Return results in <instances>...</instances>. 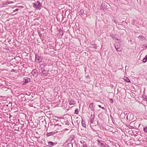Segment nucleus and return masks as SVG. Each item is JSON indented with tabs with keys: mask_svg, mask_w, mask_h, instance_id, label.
I'll return each instance as SVG.
<instances>
[{
	"mask_svg": "<svg viewBox=\"0 0 147 147\" xmlns=\"http://www.w3.org/2000/svg\"><path fill=\"white\" fill-rule=\"evenodd\" d=\"M145 45L146 44L140 46V47H141V48L144 49L145 48V47L146 48V45Z\"/></svg>",
	"mask_w": 147,
	"mask_h": 147,
	"instance_id": "nucleus-24",
	"label": "nucleus"
},
{
	"mask_svg": "<svg viewBox=\"0 0 147 147\" xmlns=\"http://www.w3.org/2000/svg\"><path fill=\"white\" fill-rule=\"evenodd\" d=\"M63 124L65 125L69 126V127H70V125H71V124L69 123V122L67 120L65 121L63 123Z\"/></svg>",
	"mask_w": 147,
	"mask_h": 147,
	"instance_id": "nucleus-10",
	"label": "nucleus"
},
{
	"mask_svg": "<svg viewBox=\"0 0 147 147\" xmlns=\"http://www.w3.org/2000/svg\"><path fill=\"white\" fill-rule=\"evenodd\" d=\"M59 124H57L55 125V126L56 127V126H58Z\"/></svg>",
	"mask_w": 147,
	"mask_h": 147,
	"instance_id": "nucleus-35",
	"label": "nucleus"
},
{
	"mask_svg": "<svg viewBox=\"0 0 147 147\" xmlns=\"http://www.w3.org/2000/svg\"><path fill=\"white\" fill-rule=\"evenodd\" d=\"M83 147H88V146L86 145V144L85 145V144H84L83 145Z\"/></svg>",
	"mask_w": 147,
	"mask_h": 147,
	"instance_id": "nucleus-30",
	"label": "nucleus"
},
{
	"mask_svg": "<svg viewBox=\"0 0 147 147\" xmlns=\"http://www.w3.org/2000/svg\"><path fill=\"white\" fill-rule=\"evenodd\" d=\"M110 100H111V103H113V100L111 98L110 99Z\"/></svg>",
	"mask_w": 147,
	"mask_h": 147,
	"instance_id": "nucleus-27",
	"label": "nucleus"
},
{
	"mask_svg": "<svg viewBox=\"0 0 147 147\" xmlns=\"http://www.w3.org/2000/svg\"><path fill=\"white\" fill-rule=\"evenodd\" d=\"M33 6L36 8V9H40L41 8V4L39 1H37L34 3Z\"/></svg>",
	"mask_w": 147,
	"mask_h": 147,
	"instance_id": "nucleus-3",
	"label": "nucleus"
},
{
	"mask_svg": "<svg viewBox=\"0 0 147 147\" xmlns=\"http://www.w3.org/2000/svg\"><path fill=\"white\" fill-rule=\"evenodd\" d=\"M49 71V70L46 71L44 68L42 67L41 68V70L39 71V72L42 76H47Z\"/></svg>",
	"mask_w": 147,
	"mask_h": 147,
	"instance_id": "nucleus-1",
	"label": "nucleus"
},
{
	"mask_svg": "<svg viewBox=\"0 0 147 147\" xmlns=\"http://www.w3.org/2000/svg\"><path fill=\"white\" fill-rule=\"evenodd\" d=\"M84 12V10L82 9H81L80 11V13L82 15H83Z\"/></svg>",
	"mask_w": 147,
	"mask_h": 147,
	"instance_id": "nucleus-22",
	"label": "nucleus"
},
{
	"mask_svg": "<svg viewBox=\"0 0 147 147\" xmlns=\"http://www.w3.org/2000/svg\"><path fill=\"white\" fill-rule=\"evenodd\" d=\"M143 97L144 98L145 100H147V96L144 95L143 96Z\"/></svg>",
	"mask_w": 147,
	"mask_h": 147,
	"instance_id": "nucleus-25",
	"label": "nucleus"
},
{
	"mask_svg": "<svg viewBox=\"0 0 147 147\" xmlns=\"http://www.w3.org/2000/svg\"><path fill=\"white\" fill-rule=\"evenodd\" d=\"M55 133L53 132H51L49 133H47V136H51L53 135Z\"/></svg>",
	"mask_w": 147,
	"mask_h": 147,
	"instance_id": "nucleus-14",
	"label": "nucleus"
},
{
	"mask_svg": "<svg viewBox=\"0 0 147 147\" xmlns=\"http://www.w3.org/2000/svg\"><path fill=\"white\" fill-rule=\"evenodd\" d=\"M138 38L141 41H143V40H145V38L142 35H140L138 37Z\"/></svg>",
	"mask_w": 147,
	"mask_h": 147,
	"instance_id": "nucleus-13",
	"label": "nucleus"
},
{
	"mask_svg": "<svg viewBox=\"0 0 147 147\" xmlns=\"http://www.w3.org/2000/svg\"><path fill=\"white\" fill-rule=\"evenodd\" d=\"M77 124H78V127H79V123L78 122H77Z\"/></svg>",
	"mask_w": 147,
	"mask_h": 147,
	"instance_id": "nucleus-36",
	"label": "nucleus"
},
{
	"mask_svg": "<svg viewBox=\"0 0 147 147\" xmlns=\"http://www.w3.org/2000/svg\"><path fill=\"white\" fill-rule=\"evenodd\" d=\"M102 6H103V5H101V7H102Z\"/></svg>",
	"mask_w": 147,
	"mask_h": 147,
	"instance_id": "nucleus-38",
	"label": "nucleus"
},
{
	"mask_svg": "<svg viewBox=\"0 0 147 147\" xmlns=\"http://www.w3.org/2000/svg\"><path fill=\"white\" fill-rule=\"evenodd\" d=\"M145 45H146V48L147 49V43Z\"/></svg>",
	"mask_w": 147,
	"mask_h": 147,
	"instance_id": "nucleus-33",
	"label": "nucleus"
},
{
	"mask_svg": "<svg viewBox=\"0 0 147 147\" xmlns=\"http://www.w3.org/2000/svg\"><path fill=\"white\" fill-rule=\"evenodd\" d=\"M42 58L37 54H35V61L37 63H39L42 61Z\"/></svg>",
	"mask_w": 147,
	"mask_h": 147,
	"instance_id": "nucleus-2",
	"label": "nucleus"
},
{
	"mask_svg": "<svg viewBox=\"0 0 147 147\" xmlns=\"http://www.w3.org/2000/svg\"><path fill=\"white\" fill-rule=\"evenodd\" d=\"M19 10L18 9H15V10L13 11V12H15L16 11H17Z\"/></svg>",
	"mask_w": 147,
	"mask_h": 147,
	"instance_id": "nucleus-28",
	"label": "nucleus"
},
{
	"mask_svg": "<svg viewBox=\"0 0 147 147\" xmlns=\"http://www.w3.org/2000/svg\"><path fill=\"white\" fill-rule=\"evenodd\" d=\"M115 48L117 51H121V48L119 46H118L117 45H115Z\"/></svg>",
	"mask_w": 147,
	"mask_h": 147,
	"instance_id": "nucleus-12",
	"label": "nucleus"
},
{
	"mask_svg": "<svg viewBox=\"0 0 147 147\" xmlns=\"http://www.w3.org/2000/svg\"><path fill=\"white\" fill-rule=\"evenodd\" d=\"M86 78L87 79L88 81H90V78L88 75L86 76Z\"/></svg>",
	"mask_w": 147,
	"mask_h": 147,
	"instance_id": "nucleus-21",
	"label": "nucleus"
},
{
	"mask_svg": "<svg viewBox=\"0 0 147 147\" xmlns=\"http://www.w3.org/2000/svg\"><path fill=\"white\" fill-rule=\"evenodd\" d=\"M59 34L61 35V36L63 35V31L61 29H59Z\"/></svg>",
	"mask_w": 147,
	"mask_h": 147,
	"instance_id": "nucleus-18",
	"label": "nucleus"
},
{
	"mask_svg": "<svg viewBox=\"0 0 147 147\" xmlns=\"http://www.w3.org/2000/svg\"><path fill=\"white\" fill-rule=\"evenodd\" d=\"M14 3V2H13L10 1H7L5 3L6 5H8V4H10L13 3Z\"/></svg>",
	"mask_w": 147,
	"mask_h": 147,
	"instance_id": "nucleus-19",
	"label": "nucleus"
},
{
	"mask_svg": "<svg viewBox=\"0 0 147 147\" xmlns=\"http://www.w3.org/2000/svg\"><path fill=\"white\" fill-rule=\"evenodd\" d=\"M82 126L83 127H86V124L85 120H83V119H82Z\"/></svg>",
	"mask_w": 147,
	"mask_h": 147,
	"instance_id": "nucleus-11",
	"label": "nucleus"
},
{
	"mask_svg": "<svg viewBox=\"0 0 147 147\" xmlns=\"http://www.w3.org/2000/svg\"><path fill=\"white\" fill-rule=\"evenodd\" d=\"M98 145H99L101 147H110L108 144H106L105 142V143L101 142L100 140H97Z\"/></svg>",
	"mask_w": 147,
	"mask_h": 147,
	"instance_id": "nucleus-4",
	"label": "nucleus"
},
{
	"mask_svg": "<svg viewBox=\"0 0 147 147\" xmlns=\"http://www.w3.org/2000/svg\"><path fill=\"white\" fill-rule=\"evenodd\" d=\"M32 74L34 76L37 77L38 75L37 71L36 69H34L32 72Z\"/></svg>",
	"mask_w": 147,
	"mask_h": 147,
	"instance_id": "nucleus-6",
	"label": "nucleus"
},
{
	"mask_svg": "<svg viewBox=\"0 0 147 147\" xmlns=\"http://www.w3.org/2000/svg\"><path fill=\"white\" fill-rule=\"evenodd\" d=\"M24 82L26 84L27 83L30 81V78L27 77H25L24 78L23 80Z\"/></svg>",
	"mask_w": 147,
	"mask_h": 147,
	"instance_id": "nucleus-8",
	"label": "nucleus"
},
{
	"mask_svg": "<svg viewBox=\"0 0 147 147\" xmlns=\"http://www.w3.org/2000/svg\"><path fill=\"white\" fill-rule=\"evenodd\" d=\"M69 104L70 105H74L76 104V102L72 99H70L69 100Z\"/></svg>",
	"mask_w": 147,
	"mask_h": 147,
	"instance_id": "nucleus-9",
	"label": "nucleus"
},
{
	"mask_svg": "<svg viewBox=\"0 0 147 147\" xmlns=\"http://www.w3.org/2000/svg\"><path fill=\"white\" fill-rule=\"evenodd\" d=\"M115 23H116V21H115Z\"/></svg>",
	"mask_w": 147,
	"mask_h": 147,
	"instance_id": "nucleus-40",
	"label": "nucleus"
},
{
	"mask_svg": "<svg viewBox=\"0 0 147 147\" xmlns=\"http://www.w3.org/2000/svg\"><path fill=\"white\" fill-rule=\"evenodd\" d=\"M74 113L76 114L77 115L78 114L79 111L78 109L77 108L75 109Z\"/></svg>",
	"mask_w": 147,
	"mask_h": 147,
	"instance_id": "nucleus-20",
	"label": "nucleus"
},
{
	"mask_svg": "<svg viewBox=\"0 0 147 147\" xmlns=\"http://www.w3.org/2000/svg\"><path fill=\"white\" fill-rule=\"evenodd\" d=\"M15 71V69H12L11 70V72H12V71H13V72H14V71Z\"/></svg>",
	"mask_w": 147,
	"mask_h": 147,
	"instance_id": "nucleus-31",
	"label": "nucleus"
},
{
	"mask_svg": "<svg viewBox=\"0 0 147 147\" xmlns=\"http://www.w3.org/2000/svg\"><path fill=\"white\" fill-rule=\"evenodd\" d=\"M89 107L92 111L94 112L95 111V105L93 103H92L89 105Z\"/></svg>",
	"mask_w": 147,
	"mask_h": 147,
	"instance_id": "nucleus-5",
	"label": "nucleus"
},
{
	"mask_svg": "<svg viewBox=\"0 0 147 147\" xmlns=\"http://www.w3.org/2000/svg\"><path fill=\"white\" fill-rule=\"evenodd\" d=\"M143 130L145 132H147V126L144 127Z\"/></svg>",
	"mask_w": 147,
	"mask_h": 147,
	"instance_id": "nucleus-23",
	"label": "nucleus"
},
{
	"mask_svg": "<svg viewBox=\"0 0 147 147\" xmlns=\"http://www.w3.org/2000/svg\"><path fill=\"white\" fill-rule=\"evenodd\" d=\"M98 107H99L100 108H101V107H101V106L100 105H98Z\"/></svg>",
	"mask_w": 147,
	"mask_h": 147,
	"instance_id": "nucleus-32",
	"label": "nucleus"
},
{
	"mask_svg": "<svg viewBox=\"0 0 147 147\" xmlns=\"http://www.w3.org/2000/svg\"><path fill=\"white\" fill-rule=\"evenodd\" d=\"M128 127L130 129H135L134 127L131 126V125H129L128 126Z\"/></svg>",
	"mask_w": 147,
	"mask_h": 147,
	"instance_id": "nucleus-26",
	"label": "nucleus"
},
{
	"mask_svg": "<svg viewBox=\"0 0 147 147\" xmlns=\"http://www.w3.org/2000/svg\"><path fill=\"white\" fill-rule=\"evenodd\" d=\"M48 145L49 146L51 147L54 145V143L52 142H48Z\"/></svg>",
	"mask_w": 147,
	"mask_h": 147,
	"instance_id": "nucleus-15",
	"label": "nucleus"
},
{
	"mask_svg": "<svg viewBox=\"0 0 147 147\" xmlns=\"http://www.w3.org/2000/svg\"><path fill=\"white\" fill-rule=\"evenodd\" d=\"M124 79L127 82H130V81L129 79L127 77H124Z\"/></svg>",
	"mask_w": 147,
	"mask_h": 147,
	"instance_id": "nucleus-16",
	"label": "nucleus"
},
{
	"mask_svg": "<svg viewBox=\"0 0 147 147\" xmlns=\"http://www.w3.org/2000/svg\"><path fill=\"white\" fill-rule=\"evenodd\" d=\"M97 123H98L97 125H98V121H97Z\"/></svg>",
	"mask_w": 147,
	"mask_h": 147,
	"instance_id": "nucleus-39",
	"label": "nucleus"
},
{
	"mask_svg": "<svg viewBox=\"0 0 147 147\" xmlns=\"http://www.w3.org/2000/svg\"><path fill=\"white\" fill-rule=\"evenodd\" d=\"M101 108L103 109H105V108L104 107H101Z\"/></svg>",
	"mask_w": 147,
	"mask_h": 147,
	"instance_id": "nucleus-34",
	"label": "nucleus"
},
{
	"mask_svg": "<svg viewBox=\"0 0 147 147\" xmlns=\"http://www.w3.org/2000/svg\"><path fill=\"white\" fill-rule=\"evenodd\" d=\"M95 118L94 115H91L90 117V122L91 123H94V119Z\"/></svg>",
	"mask_w": 147,
	"mask_h": 147,
	"instance_id": "nucleus-7",
	"label": "nucleus"
},
{
	"mask_svg": "<svg viewBox=\"0 0 147 147\" xmlns=\"http://www.w3.org/2000/svg\"><path fill=\"white\" fill-rule=\"evenodd\" d=\"M147 61V55L145 56V57L143 59V61L144 63H145Z\"/></svg>",
	"mask_w": 147,
	"mask_h": 147,
	"instance_id": "nucleus-17",
	"label": "nucleus"
},
{
	"mask_svg": "<svg viewBox=\"0 0 147 147\" xmlns=\"http://www.w3.org/2000/svg\"><path fill=\"white\" fill-rule=\"evenodd\" d=\"M134 136H136L137 135L136 134H135V135H134Z\"/></svg>",
	"mask_w": 147,
	"mask_h": 147,
	"instance_id": "nucleus-37",
	"label": "nucleus"
},
{
	"mask_svg": "<svg viewBox=\"0 0 147 147\" xmlns=\"http://www.w3.org/2000/svg\"><path fill=\"white\" fill-rule=\"evenodd\" d=\"M65 147H69L68 144H66L65 145Z\"/></svg>",
	"mask_w": 147,
	"mask_h": 147,
	"instance_id": "nucleus-29",
	"label": "nucleus"
}]
</instances>
